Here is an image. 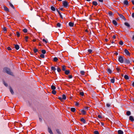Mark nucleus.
Here are the masks:
<instances>
[{"label": "nucleus", "mask_w": 134, "mask_h": 134, "mask_svg": "<svg viewBox=\"0 0 134 134\" xmlns=\"http://www.w3.org/2000/svg\"><path fill=\"white\" fill-rule=\"evenodd\" d=\"M119 61L121 63H122L124 62V60L122 57L121 56H120L118 58Z\"/></svg>", "instance_id": "3"}, {"label": "nucleus", "mask_w": 134, "mask_h": 134, "mask_svg": "<svg viewBox=\"0 0 134 134\" xmlns=\"http://www.w3.org/2000/svg\"><path fill=\"white\" fill-rule=\"evenodd\" d=\"M80 73L82 75H84L85 72L83 71H80Z\"/></svg>", "instance_id": "40"}, {"label": "nucleus", "mask_w": 134, "mask_h": 134, "mask_svg": "<svg viewBox=\"0 0 134 134\" xmlns=\"http://www.w3.org/2000/svg\"><path fill=\"white\" fill-rule=\"evenodd\" d=\"M119 44L120 45H122L123 44V43L122 41H121L119 42Z\"/></svg>", "instance_id": "41"}, {"label": "nucleus", "mask_w": 134, "mask_h": 134, "mask_svg": "<svg viewBox=\"0 0 134 134\" xmlns=\"http://www.w3.org/2000/svg\"><path fill=\"white\" fill-rule=\"evenodd\" d=\"M56 131L59 134L60 133V132L58 129L56 130Z\"/></svg>", "instance_id": "53"}, {"label": "nucleus", "mask_w": 134, "mask_h": 134, "mask_svg": "<svg viewBox=\"0 0 134 134\" xmlns=\"http://www.w3.org/2000/svg\"><path fill=\"white\" fill-rule=\"evenodd\" d=\"M2 28L3 29L4 31L5 32L7 31V29L6 27H2Z\"/></svg>", "instance_id": "32"}, {"label": "nucleus", "mask_w": 134, "mask_h": 134, "mask_svg": "<svg viewBox=\"0 0 134 134\" xmlns=\"http://www.w3.org/2000/svg\"><path fill=\"white\" fill-rule=\"evenodd\" d=\"M92 50L91 49H89L88 50V51L90 53H91L92 52Z\"/></svg>", "instance_id": "50"}, {"label": "nucleus", "mask_w": 134, "mask_h": 134, "mask_svg": "<svg viewBox=\"0 0 134 134\" xmlns=\"http://www.w3.org/2000/svg\"><path fill=\"white\" fill-rule=\"evenodd\" d=\"M34 51L35 53H36V52H38V50L36 48H34Z\"/></svg>", "instance_id": "34"}, {"label": "nucleus", "mask_w": 134, "mask_h": 134, "mask_svg": "<svg viewBox=\"0 0 134 134\" xmlns=\"http://www.w3.org/2000/svg\"><path fill=\"white\" fill-rule=\"evenodd\" d=\"M3 72H6L8 74L10 75H13V74L12 72H11L10 69L8 68H4L3 69Z\"/></svg>", "instance_id": "1"}, {"label": "nucleus", "mask_w": 134, "mask_h": 134, "mask_svg": "<svg viewBox=\"0 0 134 134\" xmlns=\"http://www.w3.org/2000/svg\"><path fill=\"white\" fill-rule=\"evenodd\" d=\"M56 10L58 12V13H59V15H60V17L62 18V15H61V13H60V12L59 11V10H58V9H56Z\"/></svg>", "instance_id": "18"}, {"label": "nucleus", "mask_w": 134, "mask_h": 134, "mask_svg": "<svg viewBox=\"0 0 134 134\" xmlns=\"http://www.w3.org/2000/svg\"><path fill=\"white\" fill-rule=\"evenodd\" d=\"M68 77L69 79H71L72 77V76L71 75H69Z\"/></svg>", "instance_id": "56"}, {"label": "nucleus", "mask_w": 134, "mask_h": 134, "mask_svg": "<svg viewBox=\"0 0 134 134\" xmlns=\"http://www.w3.org/2000/svg\"><path fill=\"white\" fill-rule=\"evenodd\" d=\"M48 132L51 134H53V133L52 132L51 129L49 127H48Z\"/></svg>", "instance_id": "8"}, {"label": "nucleus", "mask_w": 134, "mask_h": 134, "mask_svg": "<svg viewBox=\"0 0 134 134\" xmlns=\"http://www.w3.org/2000/svg\"><path fill=\"white\" fill-rule=\"evenodd\" d=\"M66 98V97L65 94H63V95L62 99L64 100H65Z\"/></svg>", "instance_id": "26"}, {"label": "nucleus", "mask_w": 134, "mask_h": 134, "mask_svg": "<svg viewBox=\"0 0 134 134\" xmlns=\"http://www.w3.org/2000/svg\"><path fill=\"white\" fill-rule=\"evenodd\" d=\"M9 88L10 91L11 93L12 94H13L14 93V92L13 90L12 89V88L11 87H9Z\"/></svg>", "instance_id": "9"}, {"label": "nucleus", "mask_w": 134, "mask_h": 134, "mask_svg": "<svg viewBox=\"0 0 134 134\" xmlns=\"http://www.w3.org/2000/svg\"><path fill=\"white\" fill-rule=\"evenodd\" d=\"M57 70L59 72H60L61 71V69L59 67H58L57 68Z\"/></svg>", "instance_id": "42"}, {"label": "nucleus", "mask_w": 134, "mask_h": 134, "mask_svg": "<svg viewBox=\"0 0 134 134\" xmlns=\"http://www.w3.org/2000/svg\"><path fill=\"white\" fill-rule=\"evenodd\" d=\"M125 63L127 64H130V62L128 59H126L124 61Z\"/></svg>", "instance_id": "7"}, {"label": "nucleus", "mask_w": 134, "mask_h": 134, "mask_svg": "<svg viewBox=\"0 0 134 134\" xmlns=\"http://www.w3.org/2000/svg\"><path fill=\"white\" fill-rule=\"evenodd\" d=\"M124 3L126 5H127L128 4V2L127 0H125L124 2Z\"/></svg>", "instance_id": "10"}, {"label": "nucleus", "mask_w": 134, "mask_h": 134, "mask_svg": "<svg viewBox=\"0 0 134 134\" xmlns=\"http://www.w3.org/2000/svg\"><path fill=\"white\" fill-rule=\"evenodd\" d=\"M132 3L134 5V1H132Z\"/></svg>", "instance_id": "63"}, {"label": "nucleus", "mask_w": 134, "mask_h": 134, "mask_svg": "<svg viewBox=\"0 0 134 134\" xmlns=\"http://www.w3.org/2000/svg\"><path fill=\"white\" fill-rule=\"evenodd\" d=\"M93 4L95 6H96L98 4L97 2L96 1H93L92 2Z\"/></svg>", "instance_id": "20"}, {"label": "nucleus", "mask_w": 134, "mask_h": 134, "mask_svg": "<svg viewBox=\"0 0 134 134\" xmlns=\"http://www.w3.org/2000/svg\"><path fill=\"white\" fill-rule=\"evenodd\" d=\"M88 107H86L85 108V109H87V110H88Z\"/></svg>", "instance_id": "60"}, {"label": "nucleus", "mask_w": 134, "mask_h": 134, "mask_svg": "<svg viewBox=\"0 0 134 134\" xmlns=\"http://www.w3.org/2000/svg\"><path fill=\"white\" fill-rule=\"evenodd\" d=\"M40 57L41 58H44V54H42L40 55Z\"/></svg>", "instance_id": "44"}, {"label": "nucleus", "mask_w": 134, "mask_h": 134, "mask_svg": "<svg viewBox=\"0 0 134 134\" xmlns=\"http://www.w3.org/2000/svg\"><path fill=\"white\" fill-rule=\"evenodd\" d=\"M81 121H82L84 123H85L86 122V121L83 118H81Z\"/></svg>", "instance_id": "23"}, {"label": "nucleus", "mask_w": 134, "mask_h": 134, "mask_svg": "<svg viewBox=\"0 0 134 134\" xmlns=\"http://www.w3.org/2000/svg\"><path fill=\"white\" fill-rule=\"evenodd\" d=\"M124 24L126 26H127L128 27H130V25L127 23L125 22V23Z\"/></svg>", "instance_id": "17"}, {"label": "nucleus", "mask_w": 134, "mask_h": 134, "mask_svg": "<svg viewBox=\"0 0 134 134\" xmlns=\"http://www.w3.org/2000/svg\"><path fill=\"white\" fill-rule=\"evenodd\" d=\"M5 11L6 12H9V10L8 8L6 7L5 6L3 7Z\"/></svg>", "instance_id": "6"}, {"label": "nucleus", "mask_w": 134, "mask_h": 134, "mask_svg": "<svg viewBox=\"0 0 134 134\" xmlns=\"http://www.w3.org/2000/svg\"><path fill=\"white\" fill-rule=\"evenodd\" d=\"M29 37L27 36H26L25 37V40L26 42L27 41V39Z\"/></svg>", "instance_id": "48"}, {"label": "nucleus", "mask_w": 134, "mask_h": 134, "mask_svg": "<svg viewBox=\"0 0 134 134\" xmlns=\"http://www.w3.org/2000/svg\"><path fill=\"white\" fill-rule=\"evenodd\" d=\"M51 69L53 71H55L56 70L54 66H52L51 68Z\"/></svg>", "instance_id": "37"}, {"label": "nucleus", "mask_w": 134, "mask_h": 134, "mask_svg": "<svg viewBox=\"0 0 134 134\" xmlns=\"http://www.w3.org/2000/svg\"><path fill=\"white\" fill-rule=\"evenodd\" d=\"M71 111L72 112H74L75 111V109L74 108H71Z\"/></svg>", "instance_id": "29"}, {"label": "nucleus", "mask_w": 134, "mask_h": 134, "mask_svg": "<svg viewBox=\"0 0 134 134\" xmlns=\"http://www.w3.org/2000/svg\"><path fill=\"white\" fill-rule=\"evenodd\" d=\"M118 14L121 18H122L124 20H126L125 18L123 15H122V14H119L118 13Z\"/></svg>", "instance_id": "4"}, {"label": "nucleus", "mask_w": 134, "mask_h": 134, "mask_svg": "<svg viewBox=\"0 0 134 134\" xmlns=\"http://www.w3.org/2000/svg\"><path fill=\"white\" fill-rule=\"evenodd\" d=\"M113 38L114 39H115L116 38V36H115V35L113 36Z\"/></svg>", "instance_id": "61"}, {"label": "nucleus", "mask_w": 134, "mask_h": 134, "mask_svg": "<svg viewBox=\"0 0 134 134\" xmlns=\"http://www.w3.org/2000/svg\"><path fill=\"white\" fill-rule=\"evenodd\" d=\"M62 70L64 71H65V68L66 66L65 65H63L62 66Z\"/></svg>", "instance_id": "16"}, {"label": "nucleus", "mask_w": 134, "mask_h": 134, "mask_svg": "<svg viewBox=\"0 0 134 134\" xmlns=\"http://www.w3.org/2000/svg\"><path fill=\"white\" fill-rule=\"evenodd\" d=\"M107 71L110 74L111 73V72H112L111 70L109 68L108 69H107Z\"/></svg>", "instance_id": "24"}, {"label": "nucleus", "mask_w": 134, "mask_h": 134, "mask_svg": "<svg viewBox=\"0 0 134 134\" xmlns=\"http://www.w3.org/2000/svg\"><path fill=\"white\" fill-rule=\"evenodd\" d=\"M14 45H15V48L16 49L18 50L19 49V47L18 45L15 44Z\"/></svg>", "instance_id": "13"}, {"label": "nucleus", "mask_w": 134, "mask_h": 134, "mask_svg": "<svg viewBox=\"0 0 134 134\" xmlns=\"http://www.w3.org/2000/svg\"><path fill=\"white\" fill-rule=\"evenodd\" d=\"M129 119L131 121H134V119H133V118L132 116H130L129 117Z\"/></svg>", "instance_id": "11"}, {"label": "nucleus", "mask_w": 134, "mask_h": 134, "mask_svg": "<svg viewBox=\"0 0 134 134\" xmlns=\"http://www.w3.org/2000/svg\"><path fill=\"white\" fill-rule=\"evenodd\" d=\"M23 31L24 33H26L27 32V30L26 29H24L23 30Z\"/></svg>", "instance_id": "43"}, {"label": "nucleus", "mask_w": 134, "mask_h": 134, "mask_svg": "<svg viewBox=\"0 0 134 134\" xmlns=\"http://www.w3.org/2000/svg\"><path fill=\"white\" fill-rule=\"evenodd\" d=\"M3 83L4 84V85L5 86H8V85L5 82H4V81H3Z\"/></svg>", "instance_id": "52"}, {"label": "nucleus", "mask_w": 134, "mask_h": 134, "mask_svg": "<svg viewBox=\"0 0 134 134\" xmlns=\"http://www.w3.org/2000/svg\"><path fill=\"white\" fill-rule=\"evenodd\" d=\"M58 99H59L61 101H63V99H62V98L61 97H59V98H58Z\"/></svg>", "instance_id": "54"}, {"label": "nucleus", "mask_w": 134, "mask_h": 134, "mask_svg": "<svg viewBox=\"0 0 134 134\" xmlns=\"http://www.w3.org/2000/svg\"><path fill=\"white\" fill-rule=\"evenodd\" d=\"M52 93L54 94H56V92L55 90H53L52 91Z\"/></svg>", "instance_id": "30"}, {"label": "nucleus", "mask_w": 134, "mask_h": 134, "mask_svg": "<svg viewBox=\"0 0 134 134\" xmlns=\"http://www.w3.org/2000/svg\"><path fill=\"white\" fill-rule=\"evenodd\" d=\"M81 112L83 114H85L86 113V112L85 111L83 110H82L81 111Z\"/></svg>", "instance_id": "27"}, {"label": "nucleus", "mask_w": 134, "mask_h": 134, "mask_svg": "<svg viewBox=\"0 0 134 134\" xmlns=\"http://www.w3.org/2000/svg\"><path fill=\"white\" fill-rule=\"evenodd\" d=\"M94 132L95 134H99V132L98 131H95Z\"/></svg>", "instance_id": "46"}, {"label": "nucleus", "mask_w": 134, "mask_h": 134, "mask_svg": "<svg viewBox=\"0 0 134 134\" xmlns=\"http://www.w3.org/2000/svg\"><path fill=\"white\" fill-rule=\"evenodd\" d=\"M110 105L109 103H107L106 104V106L108 107H109L110 106Z\"/></svg>", "instance_id": "51"}, {"label": "nucleus", "mask_w": 134, "mask_h": 134, "mask_svg": "<svg viewBox=\"0 0 134 134\" xmlns=\"http://www.w3.org/2000/svg\"><path fill=\"white\" fill-rule=\"evenodd\" d=\"M51 88L52 89L54 90L55 89L56 87L54 85H52L51 86Z\"/></svg>", "instance_id": "19"}, {"label": "nucleus", "mask_w": 134, "mask_h": 134, "mask_svg": "<svg viewBox=\"0 0 134 134\" xmlns=\"http://www.w3.org/2000/svg\"><path fill=\"white\" fill-rule=\"evenodd\" d=\"M98 117L99 118H100V119H101L102 118V116H101L100 115H98Z\"/></svg>", "instance_id": "57"}, {"label": "nucleus", "mask_w": 134, "mask_h": 134, "mask_svg": "<svg viewBox=\"0 0 134 134\" xmlns=\"http://www.w3.org/2000/svg\"><path fill=\"white\" fill-rule=\"evenodd\" d=\"M7 48V49L8 50H11V49L9 47H8Z\"/></svg>", "instance_id": "55"}, {"label": "nucleus", "mask_w": 134, "mask_h": 134, "mask_svg": "<svg viewBox=\"0 0 134 134\" xmlns=\"http://www.w3.org/2000/svg\"><path fill=\"white\" fill-rule=\"evenodd\" d=\"M75 105L76 106H78L79 105V103L78 102H76L75 104Z\"/></svg>", "instance_id": "58"}, {"label": "nucleus", "mask_w": 134, "mask_h": 134, "mask_svg": "<svg viewBox=\"0 0 134 134\" xmlns=\"http://www.w3.org/2000/svg\"><path fill=\"white\" fill-rule=\"evenodd\" d=\"M113 14V13L111 12H109V14L110 16L112 15Z\"/></svg>", "instance_id": "47"}, {"label": "nucleus", "mask_w": 134, "mask_h": 134, "mask_svg": "<svg viewBox=\"0 0 134 134\" xmlns=\"http://www.w3.org/2000/svg\"><path fill=\"white\" fill-rule=\"evenodd\" d=\"M124 52L127 55H129L130 54V53L129 51L126 49H125L124 50Z\"/></svg>", "instance_id": "5"}, {"label": "nucleus", "mask_w": 134, "mask_h": 134, "mask_svg": "<svg viewBox=\"0 0 134 134\" xmlns=\"http://www.w3.org/2000/svg\"><path fill=\"white\" fill-rule=\"evenodd\" d=\"M69 25L70 26L73 27L74 26V23L70 22L69 23Z\"/></svg>", "instance_id": "12"}, {"label": "nucleus", "mask_w": 134, "mask_h": 134, "mask_svg": "<svg viewBox=\"0 0 134 134\" xmlns=\"http://www.w3.org/2000/svg\"><path fill=\"white\" fill-rule=\"evenodd\" d=\"M16 35L18 37H19L20 36V34L19 32H16Z\"/></svg>", "instance_id": "45"}, {"label": "nucleus", "mask_w": 134, "mask_h": 134, "mask_svg": "<svg viewBox=\"0 0 134 134\" xmlns=\"http://www.w3.org/2000/svg\"><path fill=\"white\" fill-rule=\"evenodd\" d=\"M111 82L112 83H114L115 81V79L114 78H113V79H111L110 80Z\"/></svg>", "instance_id": "35"}, {"label": "nucleus", "mask_w": 134, "mask_h": 134, "mask_svg": "<svg viewBox=\"0 0 134 134\" xmlns=\"http://www.w3.org/2000/svg\"><path fill=\"white\" fill-rule=\"evenodd\" d=\"M70 71L69 70H65V74L66 75H68Z\"/></svg>", "instance_id": "21"}, {"label": "nucleus", "mask_w": 134, "mask_h": 134, "mask_svg": "<svg viewBox=\"0 0 134 134\" xmlns=\"http://www.w3.org/2000/svg\"><path fill=\"white\" fill-rule=\"evenodd\" d=\"M80 94L82 96H83L84 95V93L83 92H80Z\"/></svg>", "instance_id": "49"}, {"label": "nucleus", "mask_w": 134, "mask_h": 134, "mask_svg": "<svg viewBox=\"0 0 134 134\" xmlns=\"http://www.w3.org/2000/svg\"><path fill=\"white\" fill-rule=\"evenodd\" d=\"M58 60V58L56 57H55L53 58V61L54 62H56Z\"/></svg>", "instance_id": "22"}, {"label": "nucleus", "mask_w": 134, "mask_h": 134, "mask_svg": "<svg viewBox=\"0 0 134 134\" xmlns=\"http://www.w3.org/2000/svg\"><path fill=\"white\" fill-rule=\"evenodd\" d=\"M51 10L53 11L55 10V9L53 6H52L51 7Z\"/></svg>", "instance_id": "36"}, {"label": "nucleus", "mask_w": 134, "mask_h": 134, "mask_svg": "<svg viewBox=\"0 0 134 134\" xmlns=\"http://www.w3.org/2000/svg\"><path fill=\"white\" fill-rule=\"evenodd\" d=\"M132 17L134 18V13H133L132 14Z\"/></svg>", "instance_id": "59"}, {"label": "nucleus", "mask_w": 134, "mask_h": 134, "mask_svg": "<svg viewBox=\"0 0 134 134\" xmlns=\"http://www.w3.org/2000/svg\"><path fill=\"white\" fill-rule=\"evenodd\" d=\"M42 40L43 42H45L46 43H48V41L47 40L43 39Z\"/></svg>", "instance_id": "31"}, {"label": "nucleus", "mask_w": 134, "mask_h": 134, "mask_svg": "<svg viewBox=\"0 0 134 134\" xmlns=\"http://www.w3.org/2000/svg\"><path fill=\"white\" fill-rule=\"evenodd\" d=\"M63 4L64 7L65 8L68 7V2L66 0L63 1Z\"/></svg>", "instance_id": "2"}, {"label": "nucleus", "mask_w": 134, "mask_h": 134, "mask_svg": "<svg viewBox=\"0 0 134 134\" xmlns=\"http://www.w3.org/2000/svg\"><path fill=\"white\" fill-rule=\"evenodd\" d=\"M132 86L134 87V82L132 83Z\"/></svg>", "instance_id": "64"}, {"label": "nucleus", "mask_w": 134, "mask_h": 134, "mask_svg": "<svg viewBox=\"0 0 134 134\" xmlns=\"http://www.w3.org/2000/svg\"><path fill=\"white\" fill-rule=\"evenodd\" d=\"M39 120H40V121L41 122L42 121V119L40 118H39Z\"/></svg>", "instance_id": "62"}, {"label": "nucleus", "mask_w": 134, "mask_h": 134, "mask_svg": "<svg viewBox=\"0 0 134 134\" xmlns=\"http://www.w3.org/2000/svg\"><path fill=\"white\" fill-rule=\"evenodd\" d=\"M41 52L43 54H45L46 53V51L45 50H42L41 51Z\"/></svg>", "instance_id": "39"}, {"label": "nucleus", "mask_w": 134, "mask_h": 134, "mask_svg": "<svg viewBox=\"0 0 134 134\" xmlns=\"http://www.w3.org/2000/svg\"><path fill=\"white\" fill-rule=\"evenodd\" d=\"M61 24L59 23H58L57 24V27H60L61 26Z\"/></svg>", "instance_id": "38"}, {"label": "nucleus", "mask_w": 134, "mask_h": 134, "mask_svg": "<svg viewBox=\"0 0 134 134\" xmlns=\"http://www.w3.org/2000/svg\"><path fill=\"white\" fill-rule=\"evenodd\" d=\"M126 114L127 115L129 116L131 114V112L130 111H127Z\"/></svg>", "instance_id": "25"}, {"label": "nucleus", "mask_w": 134, "mask_h": 134, "mask_svg": "<svg viewBox=\"0 0 134 134\" xmlns=\"http://www.w3.org/2000/svg\"><path fill=\"white\" fill-rule=\"evenodd\" d=\"M118 133L119 134H123V132L121 130H119L118 131Z\"/></svg>", "instance_id": "15"}, {"label": "nucleus", "mask_w": 134, "mask_h": 134, "mask_svg": "<svg viewBox=\"0 0 134 134\" xmlns=\"http://www.w3.org/2000/svg\"><path fill=\"white\" fill-rule=\"evenodd\" d=\"M9 4L10 6L14 9V7L13 5L10 2L9 3Z\"/></svg>", "instance_id": "33"}, {"label": "nucleus", "mask_w": 134, "mask_h": 134, "mask_svg": "<svg viewBox=\"0 0 134 134\" xmlns=\"http://www.w3.org/2000/svg\"><path fill=\"white\" fill-rule=\"evenodd\" d=\"M113 23L115 25H117V23L116 21L114 20H113Z\"/></svg>", "instance_id": "14"}, {"label": "nucleus", "mask_w": 134, "mask_h": 134, "mask_svg": "<svg viewBox=\"0 0 134 134\" xmlns=\"http://www.w3.org/2000/svg\"><path fill=\"white\" fill-rule=\"evenodd\" d=\"M124 77L125 79L127 80L129 79V77L127 75H125L124 76Z\"/></svg>", "instance_id": "28"}]
</instances>
